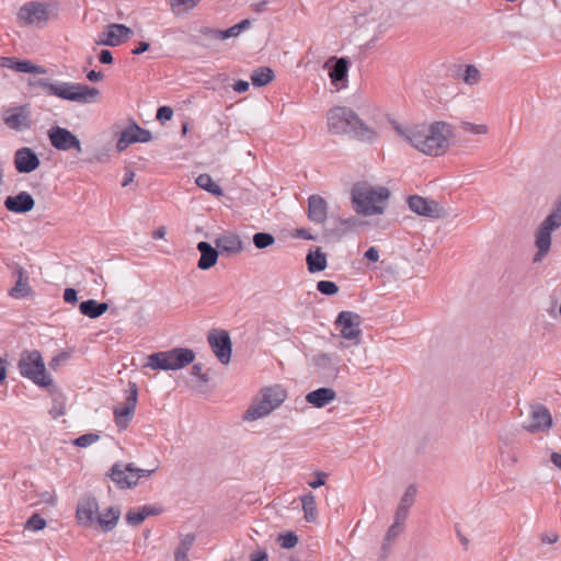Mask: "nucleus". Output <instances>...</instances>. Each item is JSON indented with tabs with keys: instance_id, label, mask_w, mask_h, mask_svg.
Listing matches in <instances>:
<instances>
[{
	"instance_id": "nucleus-1",
	"label": "nucleus",
	"mask_w": 561,
	"mask_h": 561,
	"mask_svg": "<svg viewBox=\"0 0 561 561\" xmlns=\"http://www.w3.org/2000/svg\"><path fill=\"white\" fill-rule=\"evenodd\" d=\"M328 128L333 135H348L358 141L373 142L377 134L357 113L347 106H334L327 114Z\"/></svg>"
},
{
	"instance_id": "nucleus-2",
	"label": "nucleus",
	"mask_w": 561,
	"mask_h": 561,
	"mask_svg": "<svg viewBox=\"0 0 561 561\" xmlns=\"http://www.w3.org/2000/svg\"><path fill=\"white\" fill-rule=\"evenodd\" d=\"M390 197V191L385 186H371L366 182H357L351 191V201L358 215L373 216L385 211V203Z\"/></svg>"
},
{
	"instance_id": "nucleus-3",
	"label": "nucleus",
	"mask_w": 561,
	"mask_h": 561,
	"mask_svg": "<svg viewBox=\"0 0 561 561\" xmlns=\"http://www.w3.org/2000/svg\"><path fill=\"white\" fill-rule=\"evenodd\" d=\"M38 84L48 95L78 103L92 102L99 94L96 89L75 82H49L41 79Z\"/></svg>"
},
{
	"instance_id": "nucleus-4",
	"label": "nucleus",
	"mask_w": 561,
	"mask_h": 561,
	"mask_svg": "<svg viewBox=\"0 0 561 561\" xmlns=\"http://www.w3.org/2000/svg\"><path fill=\"white\" fill-rule=\"evenodd\" d=\"M194 359L195 352L193 350L174 347L148 355L146 366L153 370H179L192 364Z\"/></svg>"
},
{
	"instance_id": "nucleus-5",
	"label": "nucleus",
	"mask_w": 561,
	"mask_h": 561,
	"mask_svg": "<svg viewBox=\"0 0 561 561\" xmlns=\"http://www.w3.org/2000/svg\"><path fill=\"white\" fill-rule=\"evenodd\" d=\"M287 393L280 386L268 387L262 390L261 399L253 403L243 414L244 421H256L268 415L286 399Z\"/></svg>"
},
{
	"instance_id": "nucleus-6",
	"label": "nucleus",
	"mask_w": 561,
	"mask_h": 561,
	"mask_svg": "<svg viewBox=\"0 0 561 561\" xmlns=\"http://www.w3.org/2000/svg\"><path fill=\"white\" fill-rule=\"evenodd\" d=\"M19 370L23 377L28 378L38 386L45 387L51 382L50 377L46 373L43 357L36 350L25 351L21 354Z\"/></svg>"
},
{
	"instance_id": "nucleus-7",
	"label": "nucleus",
	"mask_w": 561,
	"mask_h": 561,
	"mask_svg": "<svg viewBox=\"0 0 561 561\" xmlns=\"http://www.w3.org/2000/svg\"><path fill=\"white\" fill-rule=\"evenodd\" d=\"M453 137L451 125L445 122H435L427 126L426 139L422 146V152L428 156H440L449 147Z\"/></svg>"
},
{
	"instance_id": "nucleus-8",
	"label": "nucleus",
	"mask_w": 561,
	"mask_h": 561,
	"mask_svg": "<svg viewBox=\"0 0 561 561\" xmlns=\"http://www.w3.org/2000/svg\"><path fill=\"white\" fill-rule=\"evenodd\" d=\"M18 22L21 26H44L49 19L48 5L31 1L23 4L18 12Z\"/></svg>"
},
{
	"instance_id": "nucleus-9",
	"label": "nucleus",
	"mask_w": 561,
	"mask_h": 561,
	"mask_svg": "<svg viewBox=\"0 0 561 561\" xmlns=\"http://www.w3.org/2000/svg\"><path fill=\"white\" fill-rule=\"evenodd\" d=\"M128 387V394L125 399V402L121 407H115L113 409L114 422L118 431H125L128 427L134 417L138 401L137 385L135 382H129Z\"/></svg>"
},
{
	"instance_id": "nucleus-10",
	"label": "nucleus",
	"mask_w": 561,
	"mask_h": 561,
	"mask_svg": "<svg viewBox=\"0 0 561 561\" xmlns=\"http://www.w3.org/2000/svg\"><path fill=\"white\" fill-rule=\"evenodd\" d=\"M207 341L217 359L226 365L230 362L232 344L226 330L213 329L208 332Z\"/></svg>"
},
{
	"instance_id": "nucleus-11",
	"label": "nucleus",
	"mask_w": 561,
	"mask_h": 561,
	"mask_svg": "<svg viewBox=\"0 0 561 561\" xmlns=\"http://www.w3.org/2000/svg\"><path fill=\"white\" fill-rule=\"evenodd\" d=\"M48 139L50 145L60 151L75 150L77 153L82 152V146L79 138L69 129L54 126L48 130Z\"/></svg>"
},
{
	"instance_id": "nucleus-12",
	"label": "nucleus",
	"mask_w": 561,
	"mask_h": 561,
	"mask_svg": "<svg viewBox=\"0 0 561 561\" xmlns=\"http://www.w3.org/2000/svg\"><path fill=\"white\" fill-rule=\"evenodd\" d=\"M334 324L341 328L340 334L343 339L353 341L354 344L359 343V336L362 334L360 316L353 311H341Z\"/></svg>"
},
{
	"instance_id": "nucleus-13",
	"label": "nucleus",
	"mask_w": 561,
	"mask_h": 561,
	"mask_svg": "<svg viewBox=\"0 0 561 561\" xmlns=\"http://www.w3.org/2000/svg\"><path fill=\"white\" fill-rule=\"evenodd\" d=\"M76 516L78 523L82 526H92L94 524H99L102 528H104L105 520L100 514L98 502L93 497L87 496L79 502Z\"/></svg>"
},
{
	"instance_id": "nucleus-14",
	"label": "nucleus",
	"mask_w": 561,
	"mask_h": 561,
	"mask_svg": "<svg viewBox=\"0 0 561 561\" xmlns=\"http://www.w3.org/2000/svg\"><path fill=\"white\" fill-rule=\"evenodd\" d=\"M150 140H152L151 131L140 127L131 119L130 124L121 131L116 142V149L118 152H122L133 144L149 142Z\"/></svg>"
},
{
	"instance_id": "nucleus-15",
	"label": "nucleus",
	"mask_w": 561,
	"mask_h": 561,
	"mask_svg": "<svg viewBox=\"0 0 561 561\" xmlns=\"http://www.w3.org/2000/svg\"><path fill=\"white\" fill-rule=\"evenodd\" d=\"M558 228H560V226H557L552 219L545 218L540 224L535 236L537 253L534 255V263L540 262L548 254L551 248V234Z\"/></svg>"
},
{
	"instance_id": "nucleus-16",
	"label": "nucleus",
	"mask_w": 561,
	"mask_h": 561,
	"mask_svg": "<svg viewBox=\"0 0 561 561\" xmlns=\"http://www.w3.org/2000/svg\"><path fill=\"white\" fill-rule=\"evenodd\" d=\"M312 363L325 380L337 378L342 359L336 354L319 353L313 356Z\"/></svg>"
},
{
	"instance_id": "nucleus-17",
	"label": "nucleus",
	"mask_w": 561,
	"mask_h": 561,
	"mask_svg": "<svg viewBox=\"0 0 561 561\" xmlns=\"http://www.w3.org/2000/svg\"><path fill=\"white\" fill-rule=\"evenodd\" d=\"M410 209L424 217L443 218L446 215L445 209L433 199H428L419 195H412L408 199Z\"/></svg>"
},
{
	"instance_id": "nucleus-18",
	"label": "nucleus",
	"mask_w": 561,
	"mask_h": 561,
	"mask_svg": "<svg viewBox=\"0 0 561 561\" xmlns=\"http://www.w3.org/2000/svg\"><path fill=\"white\" fill-rule=\"evenodd\" d=\"M391 125L398 135L407 140L412 147L422 152V146H424V140L426 139V125H413L403 127L396 121H392Z\"/></svg>"
},
{
	"instance_id": "nucleus-19",
	"label": "nucleus",
	"mask_w": 561,
	"mask_h": 561,
	"mask_svg": "<svg viewBox=\"0 0 561 561\" xmlns=\"http://www.w3.org/2000/svg\"><path fill=\"white\" fill-rule=\"evenodd\" d=\"M552 425V417L549 410L542 404L531 408L530 419L523 427L529 433L543 432Z\"/></svg>"
},
{
	"instance_id": "nucleus-20",
	"label": "nucleus",
	"mask_w": 561,
	"mask_h": 561,
	"mask_svg": "<svg viewBox=\"0 0 561 561\" xmlns=\"http://www.w3.org/2000/svg\"><path fill=\"white\" fill-rule=\"evenodd\" d=\"M350 66L351 64L346 57H332L325 62V67H329L331 83L336 89L345 87Z\"/></svg>"
},
{
	"instance_id": "nucleus-21",
	"label": "nucleus",
	"mask_w": 561,
	"mask_h": 561,
	"mask_svg": "<svg viewBox=\"0 0 561 561\" xmlns=\"http://www.w3.org/2000/svg\"><path fill=\"white\" fill-rule=\"evenodd\" d=\"M133 463H114L110 472H107V478H110L117 485V488L129 489L137 484V477L133 474Z\"/></svg>"
},
{
	"instance_id": "nucleus-22",
	"label": "nucleus",
	"mask_w": 561,
	"mask_h": 561,
	"mask_svg": "<svg viewBox=\"0 0 561 561\" xmlns=\"http://www.w3.org/2000/svg\"><path fill=\"white\" fill-rule=\"evenodd\" d=\"M28 105L8 108L3 113V122L14 130H22L31 126Z\"/></svg>"
},
{
	"instance_id": "nucleus-23",
	"label": "nucleus",
	"mask_w": 561,
	"mask_h": 561,
	"mask_svg": "<svg viewBox=\"0 0 561 561\" xmlns=\"http://www.w3.org/2000/svg\"><path fill=\"white\" fill-rule=\"evenodd\" d=\"M14 167L20 173H30L39 167V159L31 148H20L14 153Z\"/></svg>"
},
{
	"instance_id": "nucleus-24",
	"label": "nucleus",
	"mask_w": 561,
	"mask_h": 561,
	"mask_svg": "<svg viewBox=\"0 0 561 561\" xmlns=\"http://www.w3.org/2000/svg\"><path fill=\"white\" fill-rule=\"evenodd\" d=\"M35 201L27 192H20L14 196H8L4 199V207L15 214H24L34 208Z\"/></svg>"
},
{
	"instance_id": "nucleus-25",
	"label": "nucleus",
	"mask_w": 561,
	"mask_h": 561,
	"mask_svg": "<svg viewBox=\"0 0 561 561\" xmlns=\"http://www.w3.org/2000/svg\"><path fill=\"white\" fill-rule=\"evenodd\" d=\"M0 66L24 73L45 75L47 72L44 67L35 65L31 60H20L13 57H0Z\"/></svg>"
},
{
	"instance_id": "nucleus-26",
	"label": "nucleus",
	"mask_w": 561,
	"mask_h": 561,
	"mask_svg": "<svg viewBox=\"0 0 561 561\" xmlns=\"http://www.w3.org/2000/svg\"><path fill=\"white\" fill-rule=\"evenodd\" d=\"M328 217V203L320 195L308 198V218L314 224H324Z\"/></svg>"
},
{
	"instance_id": "nucleus-27",
	"label": "nucleus",
	"mask_w": 561,
	"mask_h": 561,
	"mask_svg": "<svg viewBox=\"0 0 561 561\" xmlns=\"http://www.w3.org/2000/svg\"><path fill=\"white\" fill-rule=\"evenodd\" d=\"M215 244L217 245L219 253L221 255L232 256L240 253L243 249L242 241L238 234L234 233H226L219 236L215 240Z\"/></svg>"
},
{
	"instance_id": "nucleus-28",
	"label": "nucleus",
	"mask_w": 561,
	"mask_h": 561,
	"mask_svg": "<svg viewBox=\"0 0 561 561\" xmlns=\"http://www.w3.org/2000/svg\"><path fill=\"white\" fill-rule=\"evenodd\" d=\"M196 249L201 253V257L197 262V267L199 270H209L217 263L218 256L220 254L217 245L213 247L207 241H199L196 245Z\"/></svg>"
},
{
	"instance_id": "nucleus-29",
	"label": "nucleus",
	"mask_w": 561,
	"mask_h": 561,
	"mask_svg": "<svg viewBox=\"0 0 561 561\" xmlns=\"http://www.w3.org/2000/svg\"><path fill=\"white\" fill-rule=\"evenodd\" d=\"M133 35V30L125 24H107V46H119L131 38Z\"/></svg>"
},
{
	"instance_id": "nucleus-30",
	"label": "nucleus",
	"mask_w": 561,
	"mask_h": 561,
	"mask_svg": "<svg viewBox=\"0 0 561 561\" xmlns=\"http://www.w3.org/2000/svg\"><path fill=\"white\" fill-rule=\"evenodd\" d=\"M336 398V392L332 388L321 387L306 394V401L314 408H324Z\"/></svg>"
},
{
	"instance_id": "nucleus-31",
	"label": "nucleus",
	"mask_w": 561,
	"mask_h": 561,
	"mask_svg": "<svg viewBox=\"0 0 561 561\" xmlns=\"http://www.w3.org/2000/svg\"><path fill=\"white\" fill-rule=\"evenodd\" d=\"M416 495V488L414 485H409L402 495L399 506L396 511L394 518L397 520L405 522L409 515V510L412 506Z\"/></svg>"
},
{
	"instance_id": "nucleus-32",
	"label": "nucleus",
	"mask_w": 561,
	"mask_h": 561,
	"mask_svg": "<svg viewBox=\"0 0 561 561\" xmlns=\"http://www.w3.org/2000/svg\"><path fill=\"white\" fill-rule=\"evenodd\" d=\"M306 263L310 273L322 272L328 266L327 254L318 247L308 252Z\"/></svg>"
},
{
	"instance_id": "nucleus-33",
	"label": "nucleus",
	"mask_w": 561,
	"mask_h": 561,
	"mask_svg": "<svg viewBox=\"0 0 561 561\" xmlns=\"http://www.w3.org/2000/svg\"><path fill=\"white\" fill-rule=\"evenodd\" d=\"M339 224L340 227L325 228L324 236L341 238L347 231L356 229L360 225V220L355 216H351L348 218H339Z\"/></svg>"
},
{
	"instance_id": "nucleus-34",
	"label": "nucleus",
	"mask_w": 561,
	"mask_h": 561,
	"mask_svg": "<svg viewBox=\"0 0 561 561\" xmlns=\"http://www.w3.org/2000/svg\"><path fill=\"white\" fill-rule=\"evenodd\" d=\"M32 288L28 284V277L22 268L18 271V280L10 289L9 295L14 299H23L31 295Z\"/></svg>"
},
{
	"instance_id": "nucleus-35",
	"label": "nucleus",
	"mask_w": 561,
	"mask_h": 561,
	"mask_svg": "<svg viewBox=\"0 0 561 561\" xmlns=\"http://www.w3.org/2000/svg\"><path fill=\"white\" fill-rule=\"evenodd\" d=\"M403 525H404V522L402 520H397L394 518V522L393 524L389 527V529L387 530L386 535H385V538H383V542H382V546H381V553H382V558H386L388 552L390 551V548H391V543L399 537V535L402 533L403 530Z\"/></svg>"
},
{
	"instance_id": "nucleus-36",
	"label": "nucleus",
	"mask_w": 561,
	"mask_h": 561,
	"mask_svg": "<svg viewBox=\"0 0 561 561\" xmlns=\"http://www.w3.org/2000/svg\"><path fill=\"white\" fill-rule=\"evenodd\" d=\"M300 501L305 520L308 523H314L318 518V510L314 495L311 492H308L300 496Z\"/></svg>"
},
{
	"instance_id": "nucleus-37",
	"label": "nucleus",
	"mask_w": 561,
	"mask_h": 561,
	"mask_svg": "<svg viewBox=\"0 0 561 561\" xmlns=\"http://www.w3.org/2000/svg\"><path fill=\"white\" fill-rule=\"evenodd\" d=\"M275 73L270 67H259L251 73V82L255 88H262L272 82Z\"/></svg>"
},
{
	"instance_id": "nucleus-38",
	"label": "nucleus",
	"mask_w": 561,
	"mask_h": 561,
	"mask_svg": "<svg viewBox=\"0 0 561 561\" xmlns=\"http://www.w3.org/2000/svg\"><path fill=\"white\" fill-rule=\"evenodd\" d=\"M195 538L196 537L194 534H186L181 536L180 543L174 551L175 561H188L187 553L191 550Z\"/></svg>"
},
{
	"instance_id": "nucleus-39",
	"label": "nucleus",
	"mask_w": 561,
	"mask_h": 561,
	"mask_svg": "<svg viewBox=\"0 0 561 561\" xmlns=\"http://www.w3.org/2000/svg\"><path fill=\"white\" fill-rule=\"evenodd\" d=\"M196 185L211 195L219 197L224 195L222 188L216 184L207 173L199 174L195 181Z\"/></svg>"
},
{
	"instance_id": "nucleus-40",
	"label": "nucleus",
	"mask_w": 561,
	"mask_h": 561,
	"mask_svg": "<svg viewBox=\"0 0 561 561\" xmlns=\"http://www.w3.org/2000/svg\"><path fill=\"white\" fill-rule=\"evenodd\" d=\"M199 32L203 35H209L211 38L221 41L230 37H236L240 34L236 24L227 30H216L208 26H203L199 28Z\"/></svg>"
},
{
	"instance_id": "nucleus-41",
	"label": "nucleus",
	"mask_w": 561,
	"mask_h": 561,
	"mask_svg": "<svg viewBox=\"0 0 561 561\" xmlns=\"http://www.w3.org/2000/svg\"><path fill=\"white\" fill-rule=\"evenodd\" d=\"M80 312L91 319H95L105 312V302H96L95 300H87L80 304Z\"/></svg>"
},
{
	"instance_id": "nucleus-42",
	"label": "nucleus",
	"mask_w": 561,
	"mask_h": 561,
	"mask_svg": "<svg viewBox=\"0 0 561 561\" xmlns=\"http://www.w3.org/2000/svg\"><path fill=\"white\" fill-rule=\"evenodd\" d=\"M253 244L256 249H266L275 243V237L270 232H256L253 236Z\"/></svg>"
},
{
	"instance_id": "nucleus-43",
	"label": "nucleus",
	"mask_w": 561,
	"mask_h": 561,
	"mask_svg": "<svg viewBox=\"0 0 561 561\" xmlns=\"http://www.w3.org/2000/svg\"><path fill=\"white\" fill-rule=\"evenodd\" d=\"M276 542L284 549H293L298 543V536L294 531L282 533L277 536Z\"/></svg>"
},
{
	"instance_id": "nucleus-44",
	"label": "nucleus",
	"mask_w": 561,
	"mask_h": 561,
	"mask_svg": "<svg viewBox=\"0 0 561 561\" xmlns=\"http://www.w3.org/2000/svg\"><path fill=\"white\" fill-rule=\"evenodd\" d=\"M107 323L111 319L115 320V323H121L127 314L126 308L112 307V301L107 300Z\"/></svg>"
},
{
	"instance_id": "nucleus-45",
	"label": "nucleus",
	"mask_w": 561,
	"mask_h": 561,
	"mask_svg": "<svg viewBox=\"0 0 561 561\" xmlns=\"http://www.w3.org/2000/svg\"><path fill=\"white\" fill-rule=\"evenodd\" d=\"M46 527V520L38 514H33L25 523L24 528L31 531H38Z\"/></svg>"
},
{
	"instance_id": "nucleus-46",
	"label": "nucleus",
	"mask_w": 561,
	"mask_h": 561,
	"mask_svg": "<svg viewBox=\"0 0 561 561\" xmlns=\"http://www.w3.org/2000/svg\"><path fill=\"white\" fill-rule=\"evenodd\" d=\"M146 519L141 506L136 510H129L126 514V523L130 526H139Z\"/></svg>"
},
{
	"instance_id": "nucleus-47",
	"label": "nucleus",
	"mask_w": 561,
	"mask_h": 561,
	"mask_svg": "<svg viewBox=\"0 0 561 561\" xmlns=\"http://www.w3.org/2000/svg\"><path fill=\"white\" fill-rule=\"evenodd\" d=\"M462 79L467 84L473 85L480 80V71L476 66L467 65Z\"/></svg>"
},
{
	"instance_id": "nucleus-48",
	"label": "nucleus",
	"mask_w": 561,
	"mask_h": 561,
	"mask_svg": "<svg viewBox=\"0 0 561 561\" xmlns=\"http://www.w3.org/2000/svg\"><path fill=\"white\" fill-rule=\"evenodd\" d=\"M317 289L324 296H332L337 294L339 286L332 280H319L317 283Z\"/></svg>"
},
{
	"instance_id": "nucleus-49",
	"label": "nucleus",
	"mask_w": 561,
	"mask_h": 561,
	"mask_svg": "<svg viewBox=\"0 0 561 561\" xmlns=\"http://www.w3.org/2000/svg\"><path fill=\"white\" fill-rule=\"evenodd\" d=\"M199 34H191L188 37L190 43L202 46L205 48L211 47V42L216 41L215 38H211L209 35H203L199 31Z\"/></svg>"
},
{
	"instance_id": "nucleus-50",
	"label": "nucleus",
	"mask_w": 561,
	"mask_h": 561,
	"mask_svg": "<svg viewBox=\"0 0 561 561\" xmlns=\"http://www.w3.org/2000/svg\"><path fill=\"white\" fill-rule=\"evenodd\" d=\"M173 114L174 112L172 107L162 105L158 107L156 118L160 124L164 125L167 122L172 119Z\"/></svg>"
},
{
	"instance_id": "nucleus-51",
	"label": "nucleus",
	"mask_w": 561,
	"mask_h": 561,
	"mask_svg": "<svg viewBox=\"0 0 561 561\" xmlns=\"http://www.w3.org/2000/svg\"><path fill=\"white\" fill-rule=\"evenodd\" d=\"M101 438L98 434H84L75 440V444L79 447H88Z\"/></svg>"
},
{
	"instance_id": "nucleus-52",
	"label": "nucleus",
	"mask_w": 561,
	"mask_h": 561,
	"mask_svg": "<svg viewBox=\"0 0 561 561\" xmlns=\"http://www.w3.org/2000/svg\"><path fill=\"white\" fill-rule=\"evenodd\" d=\"M460 127L465 131H468L471 134H485L488 131V126L484 124L477 125V124H472L469 122H462Z\"/></svg>"
},
{
	"instance_id": "nucleus-53",
	"label": "nucleus",
	"mask_w": 561,
	"mask_h": 561,
	"mask_svg": "<svg viewBox=\"0 0 561 561\" xmlns=\"http://www.w3.org/2000/svg\"><path fill=\"white\" fill-rule=\"evenodd\" d=\"M191 375L196 377L202 383L209 381V376L207 373L203 371V364L201 363L193 364Z\"/></svg>"
},
{
	"instance_id": "nucleus-54",
	"label": "nucleus",
	"mask_w": 561,
	"mask_h": 561,
	"mask_svg": "<svg viewBox=\"0 0 561 561\" xmlns=\"http://www.w3.org/2000/svg\"><path fill=\"white\" fill-rule=\"evenodd\" d=\"M121 517V511L115 507H107V531L112 530Z\"/></svg>"
},
{
	"instance_id": "nucleus-55",
	"label": "nucleus",
	"mask_w": 561,
	"mask_h": 561,
	"mask_svg": "<svg viewBox=\"0 0 561 561\" xmlns=\"http://www.w3.org/2000/svg\"><path fill=\"white\" fill-rule=\"evenodd\" d=\"M328 473L323 471H316L314 479L308 482V485L312 489H318L325 484Z\"/></svg>"
},
{
	"instance_id": "nucleus-56",
	"label": "nucleus",
	"mask_w": 561,
	"mask_h": 561,
	"mask_svg": "<svg viewBox=\"0 0 561 561\" xmlns=\"http://www.w3.org/2000/svg\"><path fill=\"white\" fill-rule=\"evenodd\" d=\"M546 218L552 219L557 226L561 227V196L556 202L553 210Z\"/></svg>"
},
{
	"instance_id": "nucleus-57",
	"label": "nucleus",
	"mask_w": 561,
	"mask_h": 561,
	"mask_svg": "<svg viewBox=\"0 0 561 561\" xmlns=\"http://www.w3.org/2000/svg\"><path fill=\"white\" fill-rule=\"evenodd\" d=\"M141 510L144 511L145 517L149 516H158L163 512V507L161 505H142Z\"/></svg>"
},
{
	"instance_id": "nucleus-58",
	"label": "nucleus",
	"mask_w": 561,
	"mask_h": 561,
	"mask_svg": "<svg viewBox=\"0 0 561 561\" xmlns=\"http://www.w3.org/2000/svg\"><path fill=\"white\" fill-rule=\"evenodd\" d=\"M364 259H366L369 262H377L379 260V251L376 247H369L365 253Z\"/></svg>"
},
{
	"instance_id": "nucleus-59",
	"label": "nucleus",
	"mask_w": 561,
	"mask_h": 561,
	"mask_svg": "<svg viewBox=\"0 0 561 561\" xmlns=\"http://www.w3.org/2000/svg\"><path fill=\"white\" fill-rule=\"evenodd\" d=\"M64 300L68 304H76L78 301L77 290L73 288H67L64 291Z\"/></svg>"
},
{
	"instance_id": "nucleus-60",
	"label": "nucleus",
	"mask_w": 561,
	"mask_h": 561,
	"mask_svg": "<svg viewBox=\"0 0 561 561\" xmlns=\"http://www.w3.org/2000/svg\"><path fill=\"white\" fill-rule=\"evenodd\" d=\"M294 237L301 238L305 240H316L317 237L311 234L309 230L305 228H299L295 230Z\"/></svg>"
},
{
	"instance_id": "nucleus-61",
	"label": "nucleus",
	"mask_w": 561,
	"mask_h": 561,
	"mask_svg": "<svg viewBox=\"0 0 561 561\" xmlns=\"http://www.w3.org/2000/svg\"><path fill=\"white\" fill-rule=\"evenodd\" d=\"M172 5L194 8L197 5L199 0H170Z\"/></svg>"
},
{
	"instance_id": "nucleus-62",
	"label": "nucleus",
	"mask_w": 561,
	"mask_h": 561,
	"mask_svg": "<svg viewBox=\"0 0 561 561\" xmlns=\"http://www.w3.org/2000/svg\"><path fill=\"white\" fill-rule=\"evenodd\" d=\"M233 91L238 92V93H244L249 90L250 88V84L248 81L245 80H237L233 85Z\"/></svg>"
},
{
	"instance_id": "nucleus-63",
	"label": "nucleus",
	"mask_w": 561,
	"mask_h": 561,
	"mask_svg": "<svg viewBox=\"0 0 561 561\" xmlns=\"http://www.w3.org/2000/svg\"><path fill=\"white\" fill-rule=\"evenodd\" d=\"M41 497H42L43 503L51 504V505H54L57 500V495H56L55 491H46L41 495Z\"/></svg>"
},
{
	"instance_id": "nucleus-64",
	"label": "nucleus",
	"mask_w": 561,
	"mask_h": 561,
	"mask_svg": "<svg viewBox=\"0 0 561 561\" xmlns=\"http://www.w3.org/2000/svg\"><path fill=\"white\" fill-rule=\"evenodd\" d=\"M268 556L265 550H256L250 554V561H267Z\"/></svg>"
}]
</instances>
